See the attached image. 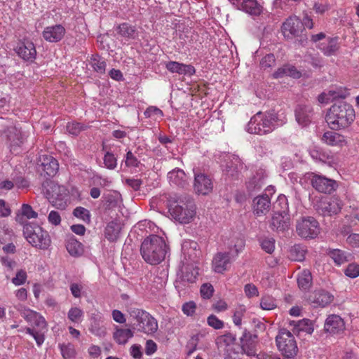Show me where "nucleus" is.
Returning <instances> with one entry per match:
<instances>
[{"instance_id":"56","label":"nucleus","mask_w":359,"mask_h":359,"mask_svg":"<svg viewBox=\"0 0 359 359\" xmlns=\"http://www.w3.org/2000/svg\"><path fill=\"white\" fill-rule=\"evenodd\" d=\"M201 295L203 299H210L214 292L213 286L210 283H204L200 290Z\"/></svg>"},{"instance_id":"29","label":"nucleus","mask_w":359,"mask_h":359,"mask_svg":"<svg viewBox=\"0 0 359 359\" xmlns=\"http://www.w3.org/2000/svg\"><path fill=\"white\" fill-rule=\"evenodd\" d=\"M182 251L186 259L195 262L200 255L198 245L194 241H186L182 245Z\"/></svg>"},{"instance_id":"57","label":"nucleus","mask_w":359,"mask_h":359,"mask_svg":"<svg viewBox=\"0 0 359 359\" xmlns=\"http://www.w3.org/2000/svg\"><path fill=\"white\" fill-rule=\"evenodd\" d=\"M125 163L128 167L137 168L140 164V161L130 151H128L126 156Z\"/></svg>"},{"instance_id":"36","label":"nucleus","mask_w":359,"mask_h":359,"mask_svg":"<svg viewBox=\"0 0 359 359\" xmlns=\"http://www.w3.org/2000/svg\"><path fill=\"white\" fill-rule=\"evenodd\" d=\"M117 32L122 36L128 39H135L138 36V32L135 26L124 22L117 27Z\"/></svg>"},{"instance_id":"10","label":"nucleus","mask_w":359,"mask_h":359,"mask_svg":"<svg viewBox=\"0 0 359 359\" xmlns=\"http://www.w3.org/2000/svg\"><path fill=\"white\" fill-rule=\"evenodd\" d=\"M7 144L10 151L14 154H18L21 151L22 144L26 141L28 134L22 131L21 128L15 126L8 128L6 131Z\"/></svg>"},{"instance_id":"17","label":"nucleus","mask_w":359,"mask_h":359,"mask_svg":"<svg viewBox=\"0 0 359 359\" xmlns=\"http://www.w3.org/2000/svg\"><path fill=\"white\" fill-rule=\"evenodd\" d=\"M40 161L41 163L39 165L38 169L41 175L48 179L57 174L59 169V163L55 158L46 155L40 158Z\"/></svg>"},{"instance_id":"51","label":"nucleus","mask_w":359,"mask_h":359,"mask_svg":"<svg viewBox=\"0 0 359 359\" xmlns=\"http://www.w3.org/2000/svg\"><path fill=\"white\" fill-rule=\"evenodd\" d=\"M198 271L194 269L186 267L185 271L182 272L181 277L188 283H194L196 282Z\"/></svg>"},{"instance_id":"21","label":"nucleus","mask_w":359,"mask_h":359,"mask_svg":"<svg viewBox=\"0 0 359 359\" xmlns=\"http://www.w3.org/2000/svg\"><path fill=\"white\" fill-rule=\"evenodd\" d=\"M267 174L263 169H259L256 174L247 182L246 187L250 195L261 190L266 184Z\"/></svg>"},{"instance_id":"16","label":"nucleus","mask_w":359,"mask_h":359,"mask_svg":"<svg viewBox=\"0 0 359 359\" xmlns=\"http://www.w3.org/2000/svg\"><path fill=\"white\" fill-rule=\"evenodd\" d=\"M31 323L33 324L35 327H27L26 332L34 337L38 346H41L44 341V334L47 331V323L45 318L38 314L36 319Z\"/></svg>"},{"instance_id":"40","label":"nucleus","mask_w":359,"mask_h":359,"mask_svg":"<svg viewBox=\"0 0 359 359\" xmlns=\"http://www.w3.org/2000/svg\"><path fill=\"white\" fill-rule=\"evenodd\" d=\"M328 255L337 265L348 262L351 257V254L339 249L330 250Z\"/></svg>"},{"instance_id":"12","label":"nucleus","mask_w":359,"mask_h":359,"mask_svg":"<svg viewBox=\"0 0 359 359\" xmlns=\"http://www.w3.org/2000/svg\"><path fill=\"white\" fill-rule=\"evenodd\" d=\"M343 203L342 201L336 197L330 199H321L318 201L314 207L317 212L323 215H336L341 211Z\"/></svg>"},{"instance_id":"60","label":"nucleus","mask_w":359,"mask_h":359,"mask_svg":"<svg viewBox=\"0 0 359 359\" xmlns=\"http://www.w3.org/2000/svg\"><path fill=\"white\" fill-rule=\"evenodd\" d=\"M38 314L39 313L36 312L29 309H24L20 311L21 316L29 323H32V321L36 319V317H37Z\"/></svg>"},{"instance_id":"38","label":"nucleus","mask_w":359,"mask_h":359,"mask_svg":"<svg viewBox=\"0 0 359 359\" xmlns=\"http://www.w3.org/2000/svg\"><path fill=\"white\" fill-rule=\"evenodd\" d=\"M121 232V225L116 222H109L105 228V236L110 241H116Z\"/></svg>"},{"instance_id":"3","label":"nucleus","mask_w":359,"mask_h":359,"mask_svg":"<svg viewBox=\"0 0 359 359\" xmlns=\"http://www.w3.org/2000/svg\"><path fill=\"white\" fill-rule=\"evenodd\" d=\"M278 116L273 112H257L247 126V130L252 134L266 135L271 133L278 126Z\"/></svg>"},{"instance_id":"55","label":"nucleus","mask_w":359,"mask_h":359,"mask_svg":"<svg viewBox=\"0 0 359 359\" xmlns=\"http://www.w3.org/2000/svg\"><path fill=\"white\" fill-rule=\"evenodd\" d=\"M261 247L266 252L271 254L275 250V240L273 238H265L261 241Z\"/></svg>"},{"instance_id":"4","label":"nucleus","mask_w":359,"mask_h":359,"mask_svg":"<svg viewBox=\"0 0 359 359\" xmlns=\"http://www.w3.org/2000/svg\"><path fill=\"white\" fill-rule=\"evenodd\" d=\"M169 211L172 217L181 224L191 222L195 215V205L189 196L179 197L170 201Z\"/></svg>"},{"instance_id":"11","label":"nucleus","mask_w":359,"mask_h":359,"mask_svg":"<svg viewBox=\"0 0 359 359\" xmlns=\"http://www.w3.org/2000/svg\"><path fill=\"white\" fill-rule=\"evenodd\" d=\"M278 204H283L281 211L275 212L270 221L269 226L273 231H284L288 226L287 218H285L287 209V199L285 196H279L276 202Z\"/></svg>"},{"instance_id":"43","label":"nucleus","mask_w":359,"mask_h":359,"mask_svg":"<svg viewBox=\"0 0 359 359\" xmlns=\"http://www.w3.org/2000/svg\"><path fill=\"white\" fill-rule=\"evenodd\" d=\"M306 252V249L304 246L299 244L294 245L290 250L289 257L293 261L302 262L305 258Z\"/></svg>"},{"instance_id":"19","label":"nucleus","mask_w":359,"mask_h":359,"mask_svg":"<svg viewBox=\"0 0 359 359\" xmlns=\"http://www.w3.org/2000/svg\"><path fill=\"white\" fill-rule=\"evenodd\" d=\"M19 57L25 61L32 62L36 56V50L33 42L24 40L15 49Z\"/></svg>"},{"instance_id":"23","label":"nucleus","mask_w":359,"mask_h":359,"mask_svg":"<svg viewBox=\"0 0 359 359\" xmlns=\"http://www.w3.org/2000/svg\"><path fill=\"white\" fill-rule=\"evenodd\" d=\"M324 329L330 334H339L345 329L344 320L339 316L330 315L325 320Z\"/></svg>"},{"instance_id":"15","label":"nucleus","mask_w":359,"mask_h":359,"mask_svg":"<svg viewBox=\"0 0 359 359\" xmlns=\"http://www.w3.org/2000/svg\"><path fill=\"white\" fill-rule=\"evenodd\" d=\"M282 32L285 36L288 39L300 36L303 32V24L302 20L297 16L288 18L283 24Z\"/></svg>"},{"instance_id":"59","label":"nucleus","mask_w":359,"mask_h":359,"mask_svg":"<svg viewBox=\"0 0 359 359\" xmlns=\"http://www.w3.org/2000/svg\"><path fill=\"white\" fill-rule=\"evenodd\" d=\"M346 276L354 278L359 276V265L356 264H350L344 271Z\"/></svg>"},{"instance_id":"54","label":"nucleus","mask_w":359,"mask_h":359,"mask_svg":"<svg viewBox=\"0 0 359 359\" xmlns=\"http://www.w3.org/2000/svg\"><path fill=\"white\" fill-rule=\"evenodd\" d=\"M102 323H90V332L100 337H103L106 334V328L102 325Z\"/></svg>"},{"instance_id":"2","label":"nucleus","mask_w":359,"mask_h":359,"mask_svg":"<svg viewBox=\"0 0 359 359\" xmlns=\"http://www.w3.org/2000/svg\"><path fill=\"white\" fill-rule=\"evenodd\" d=\"M168 247L163 238L152 234L144 239L140 252L144 260L150 264H158L163 261Z\"/></svg>"},{"instance_id":"28","label":"nucleus","mask_w":359,"mask_h":359,"mask_svg":"<svg viewBox=\"0 0 359 359\" xmlns=\"http://www.w3.org/2000/svg\"><path fill=\"white\" fill-rule=\"evenodd\" d=\"M230 264L229 252H218L212 260L213 270L217 273H223Z\"/></svg>"},{"instance_id":"14","label":"nucleus","mask_w":359,"mask_h":359,"mask_svg":"<svg viewBox=\"0 0 359 359\" xmlns=\"http://www.w3.org/2000/svg\"><path fill=\"white\" fill-rule=\"evenodd\" d=\"M310 175L312 176L311 180L312 187L316 191L324 194H331L336 190L337 183L335 180L313 172Z\"/></svg>"},{"instance_id":"39","label":"nucleus","mask_w":359,"mask_h":359,"mask_svg":"<svg viewBox=\"0 0 359 359\" xmlns=\"http://www.w3.org/2000/svg\"><path fill=\"white\" fill-rule=\"evenodd\" d=\"M297 283L302 290L307 291L309 290L312 284L311 273L307 269L303 270L298 275Z\"/></svg>"},{"instance_id":"50","label":"nucleus","mask_w":359,"mask_h":359,"mask_svg":"<svg viewBox=\"0 0 359 359\" xmlns=\"http://www.w3.org/2000/svg\"><path fill=\"white\" fill-rule=\"evenodd\" d=\"M260 306L263 310H272L276 308V300L269 295L262 297L260 301Z\"/></svg>"},{"instance_id":"64","label":"nucleus","mask_w":359,"mask_h":359,"mask_svg":"<svg viewBox=\"0 0 359 359\" xmlns=\"http://www.w3.org/2000/svg\"><path fill=\"white\" fill-rule=\"evenodd\" d=\"M48 222L53 225L57 226L61 223V216L57 211L52 210L48 216Z\"/></svg>"},{"instance_id":"9","label":"nucleus","mask_w":359,"mask_h":359,"mask_svg":"<svg viewBox=\"0 0 359 359\" xmlns=\"http://www.w3.org/2000/svg\"><path fill=\"white\" fill-rule=\"evenodd\" d=\"M296 231L300 237L312 239L320 232L319 223L312 217H302L297 222Z\"/></svg>"},{"instance_id":"61","label":"nucleus","mask_w":359,"mask_h":359,"mask_svg":"<svg viewBox=\"0 0 359 359\" xmlns=\"http://www.w3.org/2000/svg\"><path fill=\"white\" fill-rule=\"evenodd\" d=\"M196 309V304L194 302H189L182 305V310L187 316H192L195 313Z\"/></svg>"},{"instance_id":"45","label":"nucleus","mask_w":359,"mask_h":359,"mask_svg":"<svg viewBox=\"0 0 359 359\" xmlns=\"http://www.w3.org/2000/svg\"><path fill=\"white\" fill-rule=\"evenodd\" d=\"M91 64L94 70L99 74H104L106 69L105 60L98 55H93Z\"/></svg>"},{"instance_id":"25","label":"nucleus","mask_w":359,"mask_h":359,"mask_svg":"<svg viewBox=\"0 0 359 359\" xmlns=\"http://www.w3.org/2000/svg\"><path fill=\"white\" fill-rule=\"evenodd\" d=\"M271 201L267 195H262L253 199L252 210L257 216L266 215L270 210Z\"/></svg>"},{"instance_id":"41","label":"nucleus","mask_w":359,"mask_h":359,"mask_svg":"<svg viewBox=\"0 0 359 359\" xmlns=\"http://www.w3.org/2000/svg\"><path fill=\"white\" fill-rule=\"evenodd\" d=\"M114 339L118 344H125L128 340L133 337V332L128 328H118L114 333Z\"/></svg>"},{"instance_id":"7","label":"nucleus","mask_w":359,"mask_h":359,"mask_svg":"<svg viewBox=\"0 0 359 359\" xmlns=\"http://www.w3.org/2000/svg\"><path fill=\"white\" fill-rule=\"evenodd\" d=\"M130 317L136 320L137 330L147 334H152L158 330L157 320L148 312L133 308L129 311Z\"/></svg>"},{"instance_id":"24","label":"nucleus","mask_w":359,"mask_h":359,"mask_svg":"<svg viewBox=\"0 0 359 359\" xmlns=\"http://www.w3.org/2000/svg\"><path fill=\"white\" fill-rule=\"evenodd\" d=\"M233 4L238 8L251 15H259L262 11V6L257 0H233Z\"/></svg>"},{"instance_id":"47","label":"nucleus","mask_w":359,"mask_h":359,"mask_svg":"<svg viewBox=\"0 0 359 359\" xmlns=\"http://www.w3.org/2000/svg\"><path fill=\"white\" fill-rule=\"evenodd\" d=\"M245 247V241L241 238H235L231 241L229 245V254L233 250L235 251L236 256L241 252Z\"/></svg>"},{"instance_id":"1","label":"nucleus","mask_w":359,"mask_h":359,"mask_svg":"<svg viewBox=\"0 0 359 359\" xmlns=\"http://www.w3.org/2000/svg\"><path fill=\"white\" fill-rule=\"evenodd\" d=\"M353 107L345 102L334 103L326 114V122L332 130H344L349 127L355 120Z\"/></svg>"},{"instance_id":"48","label":"nucleus","mask_w":359,"mask_h":359,"mask_svg":"<svg viewBox=\"0 0 359 359\" xmlns=\"http://www.w3.org/2000/svg\"><path fill=\"white\" fill-rule=\"evenodd\" d=\"M88 126L81 123L71 122L67 125V132L73 135H78L81 131L85 130Z\"/></svg>"},{"instance_id":"42","label":"nucleus","mask_w":359,"mask_h":359,"mask_svg":"<svg viewBox=\"0 0 359 359\" xmlns=\"http://www.w3.org/2000/svg\"><path fill=\"white\" fill-rule=\"evenodd\" d=\"M107 206L110 208H115L121 202V195L116 191H110L102 196Z\"/></svg>"},{"instance_id":"30","label":"nucleus","mask_w":359,"mask_h":359,"mask_svg":"<svg viewBox=\"0 0 359 359\" xmlns=\"http://www.w3.org/2000/svg\"><path fill=\"white\" fill-rule=\"evenodd\" d=\"M168 178L170 184L184 187L188 184V177L185 172L181 169H174L168 173Z\"/></svg>"},{"instance_id":"35","label":"nucleus","mask_w":359,"mask_h":359,"mask_svg":"<svg viewBox=\"0 0 359 359\" xmlns=\"http://www.w3.org/2000/svg\"><path fill=\"white\" fill-rule=\"evenodd\" d=\"M284 76H291L298 79L301 76V73L292 65H284L278 68L273 74V77L275 79L283 78Z\"/></svg>"},{"instance_id":"22","label":"nucleus","mask_w":359,"mask_h":359,"mask_svg":"<svg viewBox=\"0 0 359 359\" xmlns=\"http://www.w3.org/2000/svg\"><path fill=\"white\" fill-rule=\"evenodd\" d=\"M336 131L329 130L325 132L321 137V141L330 147L342 148L346 146L348 144L346 137Z\"/></svg>"},{"instance_id":"62","label":"nucleus","mask_w":359,"mask_h":359,"mask_svg":"<svg viewBox=\"0 0 359 359\" xmlns=\"http://www.w3.org/2000/svg\"><path fill=\"white\" fill-rule=\"evenodd\" d=\"M275 61L274 55L273 54H268L262 59L260 62L261 67L264 69L271 67L274 65Z\"/></svg>"},{"instance_id":"20","label":"nucleus","mask_w":359,"mask_h":359,"mask_svg":"<svg viewBox=\"0 0 359 359\" xmlns=\"http://www.w3.org/2000/svg\"><path fill=\"white\" fill-rule=\"evenodd\" d=\"M66 33L65 28L62 25H55L46 27L42 32L45 41L50 43L60 41Z\"/></svg>"},{"instance_id":"18","label":"nucleus","mask_w":359,"mask_h":359,"mask_svg":"<svg viewBox=\"0 0 359 359\" xmlns=\"http://www.w3.org/2000/svg\"><path fill=\"white\" fill-rule=\"evenodd\" d=\"M256 334H251L248 330L245 329L243 334L240 338V345L241 348V353L245 354L249 357L257 355L256 345L254 341L257 339Z\"/></svg>"},{"instance_id":"26","label":"nucleus","mask_w":359,"mask_h":359,"mask_svg":"<svg viewBox=\"0 0 359 359\" xmlns=\"http://www.w3.org/2000/svg\"><path fill=\"white\" fill-rule=\"evenodd\" d=\"M165 68L171 73L192 76L196 73L194 67L191 65H185L175 61H169L165 63Z\"/></svg>"},{"instance_id":"52","label":"nucleus","mask_w":359,"mask_h":359,"mask_svg":"<svg viewBox=\"0 0 359 359\" xmlns=\"http://www.w3.org/2000/svg\"><path fill=\"white\" fill-rule=\"evenodd\" d=\"M103 161L104 166L107 169L114 170L116 168L117 159L111 152L107 151L103 158Z\"/></svg>"},{"instance_id":"34","label":"nucleus","mask_w":359,"mask_h":359,"mask_svg":"<svg viewBox=\"0 0 359 359\" xmlns=\"http://www.w3.org/2000/svg\"><path fill=\"white\" fill-rule=\"evenodd\" d=\"M290 325L294 327V332H299L302 331L311 334L314 330L312 321L307 318L300 320H292L290 322Z\"/></svg>"},{"instance_id":"58","label":"nucleus","mask_w":359,"mask_h":359,"mask_svg":"<svg viewBox=\"0 0 359 359\" xmlns=\"http://www.w3.org/2000/svg\"><path fill=\"white\" fill-rule=\"evenodd\" d=\"M207 322L209 326L216 330L222 329L224 327V323L215 315H210L208 318Z\"/></svg>"},{"instance_id":"44","label":"nucleus","mask_w":359,"mask_h":359,"mask_svg":"<svg viewBox=\"0 0 359 359\" xmlns=\"http://www.w3.org/2000/svg\"><path fill=\"white\" fill-rule=\"evenodd\" d=\"M236 335L232 333H226L217 339V344L220 347H224L225 350L231 349L230 346L236 342Z\"/></svg>"},{"instance_id":"37","label":"nucleus","mask_w":359,"mask_h":359,"mask_svg":"<svg viewBox=\"0 0 359 359\" xmlns=\"http://www.w3.org/2000/svg\"><path fill=\"white\" fill-rule=\"evenodd\" d=\"M66 248L68 252L74 257L80 256L83 253V245L73 236L69 237L66 242Z\"/></svg>"},{"instance_id":"53","label":"nucleus","mask_w":359,"mask_h":359,"mask_svg":"<svg viewBox=\"0 0 359 359\" xmlns=\"http://www.w3.org/2000/svg\"><path fill=\"white\" fill-rule=\"evenodd\" d=\"M245 312L246 309L243 305H239L235 309L233 316V321L236 325L240 326L241 325L242 318L244 316Z\"/></svg>"},{"instance_id":"32","label":"nucleus","mask_w":359,"mask_h":359,"mask_svg":"<svg viewBox=\"0 0 359 359\" xmlns=\"http://www.w3.org/2000/svg\"><path fill=\"white\" fill-rule=\"evenodd\" d=\"M38 214L33 208L28 204H23L21 207L20 212L18 213L15 217L16 221L22 224L23 226L26 224L27 221L25 219H34L36 218Z\"/></svg>"},{"instance_id":"13","label":"nucleus","mask_w":359,"mask_h":359,"mask_svg":"<svg viewBox=\"0 0 359 359\" xmlns=\"http://www.w3.org/2000/svg\"><path fill=\"white\" fill-rule=\"evenodd\" d=\"M194 189L196 194L207 195L213 189L212 179L206 174L201 172L198 168H194Z\"/></svg>"},{"instance_id":"63","label":"nucleus","mask_w":359,"mask_h":359,"mask_svg":"<svg viewBox=\"0 0 359 359\" xmlns=\"http://www.w3.org/2000/svg\"><path fill=\"white\" fill-rule=\"evenodd\" d=\"M27 279V273L23 270H20L17 272L15 276L12 278V283L15 285H20L25 283Z\"/></svg>"},{"instance_id":"6","label":"nucleus","mask_w":359,"mask_h":359,"mask_svg":"<svg viewBox=\"0 0 359 359\" xmlns=\"http://www.w3.org/2000/svg\"><path fill=\"white\" fill-rule=\"evenodd\" d=\"M23 234L32 246L46 250L50 245L51 240L48 233L38 225L30 223L25 224Z\"/></svg>"},{"instance_id":"33","label":"nucleus","mask_w":359,"mask_h":359,"mask_svg":"<svg viewBox=\"0 0 359 359\" xmlns=\"http://www.w3.org/2000/svg\"><path fill=\"white\" fill-rule=\"evenodd\" d=\"M318 48L326 56L335 55L339 48L338 39L337 38H329L326 43H320Z\"/></svg>"},{"instance_id":"46","label":"nucleus","mask_w":359,"mask_h":359,"mask_svg":"<svg viewBox=\"0 0 359 359\" xmlns=\"http://www.w3.org/2000/svg\"><path fill=\"white\" fill-rule=\"evenodd\" d=\"M83 317V311L79 307H72L68 313V319L74 323H79L81 322Z\"/></svg>"},{"instance_id":"8","label":"nucleus","mask_w":359,"mask_h":359,"mask_svg":"<svg viewBox=\"0 0 359 359\" xmlns=\"http://www.w3.org/2000/svg\"><path fill=\"white\" fill-rule=\"evenodd\" d=\"M276 346L280 353L286 358H292L298 351L293 334L286 329H280L276 337Z\"/></svg>"},{"instance_id":"31","label":"nucleus","mask_w":359,"mask_h":359,"mask_svg":"<svg viewBox=\"0 0 359 359\" xmlns=\"http://www.w3.org/2000/svg\"><path fill=\"white\" fill-rule=\"evenodd\" d=\"M334 297L328 292L318 290L315 292L312 303L315 306L325 307L333 301Z\"/></svg>"},{"instance_id":"27","label":"nucleus","mask_w":359,"mask_h":359,"mask_svg":"<svg viewBox=\"0 0 359 359\" xmlns=\"http://www.w3.org/2000/svg\"><path fill=\"white\" fill-rule=\"evenodd\" d=\"M313 110L310 105L299 104L295 109V117L299 124L306 126L311 121Z\"/></svg>"},{"instance_id":"5","label":"nucleus","mask_w":359,"mask_h":359,"mask_svg":"<svg viewBox=\"0 0 359 359\" xmlns=\"http://www.w3.org/2000/svg\"><path fill=\"white\" fill-rule=\"evenodd\" d=\"M42 186L49 202L57 209L65 210L69 200L67 189L50 180H46Z\"/></svg>"},{"instance_id":"49","label":"nucleus","mask_w":359,"mask_h":359,"mask_svg":"<svg viewBox=\"0 0 359 359\" xmlns=\"http://www.w3.org/2000/svg\"><path fill=\"white\" fill-rule=\"evenodd\" d=\"M73 215L74 217L83 220L84 222H90V211L83 207H76L74 211Z\"/></svg>"}]
</instances>
